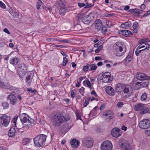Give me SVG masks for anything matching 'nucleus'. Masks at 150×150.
Returning <instances> with one entry per match:
<instances>
[{
	"instance_id": "obj_46",
	"label": "nucleus",
	"mask_w": 150,
	"mask_h": 150,
	"mask_svg": "<svg viewBox=\"0 0 150 150\" xmlns=\"http://www.w3.org/2000/svg\"><path fill=\"white\" fill-rule=\"evenodd\" d=\"M148 84L147 83H146V82L142 83V82H141V88L146 87L148 86Z\"/></svg>"
},
{
	"instance_id": "obj_39",
	"label": "nucleus",
	"mask_w": 150,
	"mask_h": 150,
	"mask_svg": "<svg viewBox=\"0 0 150 150\" xmlns=\"http://www.w3.org/2000/svg\"><path fill=\"white\" fill-rule=\"evenodd\" d=\"M147 98L146 94L145 93H143L141 96V99L142 100H145Z\"/></svg>"
},
{
	"instance_id": "obj_7",
	"label": "nucleus",
	"mask_w": 150,
	"mask_h": 150,
	"mask_svg": "<svg viewBox=\"0 0 150 150\" xmlns=\"http://www.w3.org/2000/svg\"><path fill=\"white\" fill-rule=\"evenodd\" d=\"M134 109L136 111H140V113L143 114L148 111V108L146 105L139 103L136 105L134 107Z\"/></svg>"
},
{
	"instance_id": "obj_16",
	"label": "nucleus",
	"mask_w": 150,
	"mask_h": 150,
	"mask_svg": "<svg viewBox=\"0 0 150 150\" xmlns=\"http://www.w3.org/2000/svg\"><path fill=\"white\" fill-rule=\"evenodd\" d=\"M121 134L120 129L117 128H113L111 131L112 136L115 137H118L120 136Z\"/></svg>"
},
{
	"instance_id": "obj_60",
	"label": "nucleus",
	"mask_w": 150,
	"mask_h": 150,
	"mask_svg": "<svg viewBox=\"0 0 150 150\" xmlns=\"http://www.w3.org/2000/svg\"><path fill=\"white\" fill-rule=\"evenodd\" d=\"M145 133L146 135L149 136L150 135V130H146L145 131Z\"/></svg>"
},
{
	"instance_id": "obj_32",
	"label": "nucleus",
	"mask_w": 150,
	"mask_h": 150,
	"mask_svg": "<svg viewBox=\"0 0 150 150\" xmlns=\"http://www.w3.org/2000/svg\"><path fill=\"white\" fill-rule=\"evenodd\" d=\"M2 105L4 109H6L8 108L9 107V104L8 103L6 102H3L2 103Z\"/></svg>"
},
{
	"instance_id": "obj_42",
	"label": "nucleus",
	"mask_w": 150,
	"mask_h": 150,
	"mask_svg": "<svg viewBox=\"0 0 150 150\" xmlns=\"http://www.w3.org/2000/svg\"><path fill=\"white\" fill-rule=\"evenodd\" d=\"M84 88L82 87L81 88H80L79 90V92L83 96L84 95Z\"/></svg>"
},
{
	"instance_id": "obj_37",
	"label": "nucleus",
	"mask_w": 150,
	"mask_h": 150,
	"mask_svg": "<svg viewBox=\"0 0 150 150\" xmlns=\"http://www.w3.org/2000/svg\"><path fill=\"white\" fill-rule=\"evenodd\" d=\"M42 2L41 0H38L36 6L37 9L38 10L40 9V7L42 4Z\"/></svg>"
},
{
	"instance_id": "obj_1",
	"label": "nucleus",
	"mask_w": 150,
	"mask_h": 150,
	"mask_svg": "<svg viewBox=\"0 0 150 150\" xmlns=\"http://www.w3.org/2000/svg\"><path fill=\"white\" fill-rule=\"evenodd\" d=\"M131 88L130 85L121 83L117 84L115 87L116 92L126 98H128L131 96L130 93H128L129 92V90Z\"/></svg>"
},
{
	"instance_id": "obj_19",
	"label": "nucleus",
	"mask_w": 150,
	"mask_h": 150,
	"mask_svg": "<svg viewBox=\"0 0 150 150\" xmlns=\"http://www.w3.org/2000/svg\"><path fill=\"white\" fill-rule=\"evenodd\" d=\"M0 87L6 89H9L11 88V86L9 84L4 83L0 78Z\"/></svg>"
},
{
	"instance_id": "obj_14",
	"label": "nucleus",
	"mask_w": 150,
	"mask_h": 150,
	"mask_svg": "<svg viewBox=\"0 0 150 150\" xmlns=\"http://www.w3.org/2000/svg\"><path fill=\"white\" fill-rule=\"evenodd\" d=\"M7 100L10 101V104L15 105L18 102L17 98L13 94H10L7 97Z\"/></svg>"
},
{
	"instance_id": "obj_9",
	"label": "nucleus",
	"mask_w": 150,
	"mask_h": 150,
	"mask_svg": "<svg viewBox=\"0 0 150 150\" xmlns=\"http://www.w3.org/2000/svg\"><path fill=\"white\" fill-rule=\"evenodd\" d=\"M93 141L90 137H85L82 140V144L83 146L87 148H89L92 146Z\"/></svg>"
},
{
	"instance_id": "obj_58",
	"label": "nucleus",
	"mask_w": 150,
	"mask_h": 150,
	"mask_svg": "<svg viewBox=\"0 0 150 150\" xmlns=\"http://www.w3.org/2000/svg\"><path fill=\"white\" fill-rule=\"evenodd\" d=\"M147 63L148 64H149V65H150V54L148 55V57H147Z\"/></svg>"
},
{
	"instance_id": "obj_2",
	"label": "nucleus",
	"mask_w": 150,
	"mask_h": 150,
	"mask_svg": "<svg viewBox=\"0 0 150 150\" xmlns=\"http://www.w3.org/2000/svg\"><path fill=\"white\" fill-rule=\"evenodd\" d=\"M69 117L67 115L57 114L53 116L52 118L53 124L55 127L58 126L63 122L69 120Z\"/></svg>"
},
{
	"instance_id": "obj_54",
	"label": "nucleus",
	"mask_w": 150,
	"mask_h": 150,
	"mask_svg": "<svg viewBox=\"0 0 150 150\" xmlns=\"http://www.w3.org/2000/svg\"><path fill=\"white\" fill-rule=\"evenodd\" d=\"M53 45V47H60V48H65V47H66V46H65L64 45Z\"/></svg>"
},
{
	"instance_id": "obj_45",
	"label": "nucleus",
	"mask_w": 150,
	"mask_h": 150,
	"mask_svg": "<svg viewBox=\"0 0 150 150\" xmlns=\"http://www.w3.org/2000/svg\"><path fill=\"white\" fill-rule=\"evenodd\" d=\"M86 83L88 86L91 88V84L90 83V82L88 79H86Z\"/></svg>"
},
{
	"instance_id": "obj_33",
	"label": "nucleus",
	"mask_w": 150,
	"mask_h": 150,
	"mask_svg": "<svg viewBox=\"0 0 150 150\" xmlns=\"http://www.w3.org/2000/svg\"><path fill=\"white\" fill-rule=\"evenodd\" d=\"M18 67L20 70H26V67L23 63H21L18 65Z\"/></svg>"
},
{
	"instance_id": "obj_21",
	"label": "nucleus",
	"mask_w": 150,
	"mask_h": 150,
	"mask_svg": "<svg viewBox=\"0 0 150 150\" xmlns=\"http://www.w3.org/2000/svg\"><path fill=\"white\" fill-rule=\"evenodd\" d=\"M147 44V45H146V47L144 49H141V50H139L140 49L141 47H139V46L138 47L137 49H136L135 51V53L136 55L137 56H139V53L142 51H143L147 49L148 50L150 48V46L148 44L146 43H145V45H146Z\"/></svg>"
},
{
	"instance_id": "obj_64",
	"label": "nucleus",
	"mask_w": 150,
	"mask_h": 150,
	"mask_svg": "<svg viewBox=\"0 0 150 150\" xmlns=\"http://www.w3.org/2000/svg\"><path fill=\"white\" fill-rule=\"evenodd\" d=\"M76 116L77 119H80V116L79 115V114L78 112H76Z\"/></svg>"
},
{
	"instance_id": "obj_59",
	"label": "nucleus",
	"mask_w": 150,
	"mask_h": 150,
	"mask_svg": "<svg viewBox=\"0 0 150 150\" xmlns=\"http://www.w3.org/2000/svg\"><path fill=\"white\" fill-rule=\"evenodd\" d=\"M75 95L73 90H72L71 91V96L72 98H73L75 96Z\"/></svg>"
},
{
	"instance_id": "obj_27",
	"label": "nucleus",
	"mask_w": 150,
	"mask_h": 150,
	"mask_svg": "<svg viewBox=\"0 0 150 150\" xmlns=\"http://www.w3.org/2000/svg\"><path fill=\"white\" fill-rule=\"evenodd\" d=\"M19 61L18 59L15 57L11 58L10 60V63L13 65H15L17 64Z\"/></svg>"
},
{
	"instance_id": "obj_49",
	"label": "nucleus",
	"mask_w": 150,
	"mask_h": 150,
	"mask_svg": "<svg viewBox=\"0 0 150 150\" xmlns=\"http://www.w3.org/2000/svg\"><path fill=\"white\" fill-rule=\"evenodd\" d=\"M101 30L103 34H105L107 30V28L105 27H102Z\"/></svg>"
},
{
	"instance_id": "obj_34",
	"label": "nucleus",
	"mask_w": 150,
	"mask_h": 150,
	"mask_svg": "<svg viewBox=\"0 0 150 150\" xmlns=\"http://www.w3.org/2000/svg\"><path fill=\"white\" fill-rule=\"evenodd\" d=\"M134 86H135V88L136 89H138L141 88V82H137L134 83Z\"/></svg>"
},
{
	"instance_id": "obj_61",
	"label": "nucleus",
	"mask_w": 150,
	"mask_h": 150,
	"mask_svg": "<svg viewBox=\"0 0 150 150\" xmlns=\"http://www.w3.org/2000/svg\"><path fill=\"white\" fill-rule=\"evenodd\" d=\"M13 16L14 17L18 18L19 16V14L18 13H14L13 14Z\"/></svg>"
},
{
	"instance_id": "obj_50",
	"label": "nucleus",
	"mask_w": 150,
	"mask_h": 150,
	"mask_svg": "<svg viewBox=\"0 0 150 150\" xmlns=\"http://www.w3.org/2000/svg\"><path fill=\"white\" fill-rule=\"evenodd\" d=\"M147 41V39H143L142 40H140L139 41V44H141L142 43H144L145 42H146Z\"/></svg>"
},
{
	"instance_id": "obj_20",
	"label": "nucleus",
	"mask_w": 150,
	"mask_h": 150,
	"mask_svg": "<svg viewBox=\"0 0 150 150\" xmlns=\"http://www.w3.org/2000/svg\"><path fill=\"white\" fill-rule=\"evenodd\" d=\"M118 33L122 34L125 37H129L132 34V33L130 31L127 30H120L118 31Z\"/></svg>"
},
{
	"instance_id": "obj_48",
	"label": "nucleus",
	"mask_w": 150,
	"mask_h": 150,
	"mask_svg": "<svg viewBox=\"0 0 150 150\" xmlns=\"http://www.w3.org/2000/svg\"><path fill=\"white\" fill-rule=\"evenodd\" d=\"M123 105L124 103L122 102H119L117 103V106L119 108H121Z\"/></svg>"
},
{
	"instance_id": "obj_18",
	"label": "nucleus",
	"mask_w": 150,
	"mask_h": 150,
	"mask_svg": "<svg viewBox=\"0 0 150 150\" xmlns=\"http://www.w3.org/2000/svg\"><path fill=\"white\" fill-rule=\"evenodd\" d=\"M106 93L109 95L111 96H114L115 92L113 88L110 86L107 87L105 88Z\"/></svg>"
},
{
	"instance_id": "obj_47",
	"label": "nucleus",
	"mask_w": 150,
	"mask_h": 150,
	"mask_svg": "<svg viewBox=\"0 0 150 150\" xmlns=\"http://www.w3.org/2000/svg\"><path fill=\"white\" fill-rule=\"evenodd\" d=\"M68 62V59L66 57L63 58V65L65 66L67 64Z\"/></svg>"
},
{
	"instance_id": "obj_4",
	"label": "nucleus",
	"mask_w": 150,
	"mask_h": 150,
	"mask_svg": "<svg viewBox=\"0 0 150 150\" xmlns=\"http://www.w3.org/2000/svg\"><path fill=\"white\" fill-rule=\"evenodd\" d=\"M118 42L116 43V46L115 47V50H114V52L116 56L120 57L124 54L125 52L126 48L124 45L121 47L118 46Z\"/></svg>"
},
{
	"instance_id": "obj_57",
	"label": "nucleus",
	"mask_w": 150,
	"mask_h": 150,
	"mask_svg": "<svg viewBox=\"0 0 150 150\" xmlns=\"http://www.w3.org/2000/svg\"><path fill=\"white\" fill-rule=\"evenodd\" d=\"M78 5L79 7L80 8H81L85 6V4L83 3H78Z\"/></svg>"
},
{
	"instance_id": "obj_35",
	"label": "nucleus",
	"mask_w": 150,
	"mask_h": 150,
	"mask_svg": "<svg viewBox=\"0 0 150 150\" xmlns=\"http://www.w3.org/2000/svg\"><path fill=\"white\" fill-rule=\"evenodd\" d=\"M132 59L131 55H128L126 58L125 59V62L126 63H129L131 61Z\"/></svg>"
},
{
	"instance_id": "obj_13",
	"label": "nucleus",
	"mask_w": 150,
	"mask_h": 150,
	"mask_svg": "<svg viewBox=\"0 0 150 150\" xmlns=\"http://www.w3.org/2000/svg\"><path fill=\"white\" fill-rule=\"evenodd\" d=\"M83 13H82L79 15L77 17L79 20L81 19L83 22L85 24L88 25L90 23V20L89 19V16H84Z\"/></svg>"
},
{
	"instance_id": "obj_12",
	"label": "nucleus",
	"mask_w": 150,
	"mask_h": 150,
	"mask_svg": "<svg viewBox=\"0 0 150 150\" xmlns=\"http://www.w3.org/2000/svg\"><path fill=\"white\" fill-rule=\"evenodd\" d=\"M113 114L112 111L107 110L104 112L103 115L105 117L106 120L107 122H109L111 119L113 118Z\"/></svg>"
},
{
	"instance_id": "obj_63",
	"label": "nucleus",
	"mask_w": 150,
	"mask_h": 150,
	"mask_svg": "<svg viewBox=\"0 0 150 150\" xmlns=\"http://www.w3.org/2000/svg\"><path fill=\"white\" fill-rule=\"evenodd\" d=\"M145 7V5L144 4H142L140 7V8L142 9H144Z\"/></svg>"
},
{
	"instance_id": "obj_24",
	"label": "nucleus",
	"mask_w": 150,
	"mask_h": 150,
	"mask_svg": "<svg viewBox=\"0 0 150 150\" xmlns=\"http://www.w3.org/2000/svg\"><path fill=\"white\" fill-rule=\"evenodd\" d=\"M95 28L98 30H101L102 27V24L101 20L100 19H97L95 21Z\"/></svg>"
},
{
	"instance_id": "obj_3",
	"label": "nucleus",
	"mask_w": 150,
	"mask_h": 150,
	"mask_svg": "<svg viewBox=\"0 0 150 150\" xmlns=\"http://www.w3.org/2000/svg\"><path fill=\"white\" fill-rule=\"evenodd\" d=\"M47 136L43 134H40L34 139V143L36 146L40 147L45 145Z\"/></svg>"
},
{
	"instance_id": "obj_62",
	"label": "nucleus",
	"mask_w": 150,
	"mask_h": 150,
	"mask_svg": "<svg viewBox=\"0 0 150 150\" xmlns=\"http://www.w3.org/2000/svg\"><path fill=\"white\" fill-rule=\"evenodd\" d=\"M4 31L6 33H7L8 34H10V32L8 31V30L6 28H5L4 29Z\"/></svg>"
},
{
	"instance_id": "obj_28",
	"label": "nucleus",
	"mask_w": 150,
	"mask_h": 150,
	"mask_svg": "<svg viewBox=\"0 0 150 150\" xmlns=\"http://www.w3.org/2000/svg\"><path fill=\"white\" fill-rule=\"evenodd\" d=\"M16 133V130L15 128L11 127L9 130L8 135L9 137H12L14 136Z\"/></svg>"
},
{
	"instance_id": "obj_25",
	"label": "nucleus",
	"mask_w": 150,
	"mask_h": 150,
	"mask_svg": "<svg viewBox=\"0 0 150 150\" xmlns=\"http://www.w3.org/2000/svg\"><path fill=\"white\" fill-rule=\"evenodd\" d=\"M132 23L128 21L125 23H122L121 27L124 29H128L130 28L132 25Z\"/></svg>"
},
{
	"instance_id": "obj_22",
	"label": "nucleus",
	"mask_w": 150,
	"mask_h": 150,
	"mask_svg": "<svg viewBox=\"0 0 150 150\" xmlns=\"http://www.w3.org/2000/svg\"><path fill=\"white\" fill-rule=\"evenodd\" d=\"M33 119H30V120L28 121H27L25 123H23V127H25L28 129L32 126L34 125V123L33 122Z\"/></svg>"
},
{
	"instance_id": "obj_26",
	"label": "nucleus",
	"mask_w": 150,
	"mask_h": 150,
	"mask_svg": "<svg viewBox=\"0 0 150 150\" xmlns=\"http://www.w3.org/2000/svg\"><path fill=\"white\" fill-rule=\"evenodd\" d=\"M57 3L61 8H64L66 4L65 0H59L57 2Z\"/></svg>"
},
{
	"instance_id": "obj_15",
	"label": "nucleus",
	"mask_w": 150,
	"mask_h": 150,
	"mask_svg": "<svg viewBox=\"0 0 150 150\" xmlns=\"http://www.w3.org/2000/svg\"><path fill=\"white\" fill-rule=\"evenodd\" d=\"M19 117L22 125L23 123H25L27 121L31 119L28 116L26 115L25 113H23L20 114Z\"/></svg>"
},
{
	"instance_id": "obj_36",
	"label": "nucleus",
	"mask_w": 150,
	"mask_h": 150,
	"mask_svg": "<svg viewBox=\"0 0 150 150\" xmlns=\"http://www.w3.org/2000/svg\"><path fill=\"white\" fill-rule=\"evenodd\" d=\"M66 12V10L64 8H61V9L59 10V14L62 16L64 15Z\"/></svg>"
},
{
	"instance_id": "obj_29",
	"label": "nucleus",
	"mask_w": 150,
	"mask_h": 150,
	"mask_svg": "<svg viewBox=\"0 0 150 150\" xmlns=\"http://www.w3.org/2000/svg\"><path fill=\"white\" fill-rule=\"evenodd\" d=\"M33 76H32V74H30L28 75L26 79V81L28 85L30 86V85Z\"/></svg>"
},
{
	"instance_id": "obj_23",
	"label": "nucleus",
	"mask_w": 150,
	"mask_h": 150,
	"mask_svg": "<svg viewBox=\"0 0 150 150\" xmlns=\"http://www.w3.org/2000/svg\"><path fill=\"white\" fill-rule=\"evenodd\" d=\"M70 143L72 147L77 148L79 144V142L75 139H74L70 141Z\"/></svg>"
},
{
	"instance_id": "obj_5",
	"label": "nucleus",
	"mask_w": 150,
	"mask_h": 150,
	"mask_svg": "<svg viewBox=\"0 0 150 150\" xmlns=\"http://www.w3.org/2000/svg\"><path fill=\"white\" fill-rule=\"evenodd\" d=\"M11 118L9 115H3L0 117V124L2 127H6L9 124Z\"/></svg>"
},
{
	"instance_id": "obj_6",
	"label": "nucleus",
	"mask_w": 150,
	"mask_h": 150,
	"mask_svg": "<svg viewBox=\"0 0 150 150\" xmlns=\"http://www.w3.org/2000/svg\"><path fill=\"white\" fill-rule=\"evenodd\" d=\"M100 80H102L103 82L105 83H108L111 82L113 79V78L111 76V74L110 72H105L103 73L100 76Z\"/></svg>"
},
{
	"instance_id": "obj_10",
	"label": "nucleus",
	"mask_w": 150,
	"mask_h": 150,
	"mask_svg": "<svg viewBox=\"0 0 150 150\" xmlns=\"http://www.w3.org/2000/svg\"><path fill=\"white\" fill-rule=\"evenodd\" d=\"M140 128L146 129L150 127V124L149 120L147 119H144L141 120L139 123Z\"/></svg>"
},
{
	"instance_id": "obj_51",
	"label": "nucleus",
	"mask_w": 150,
	"mask_h": 150,
	"mask_svg": "<svg viewBox=\"0 0 150 150\" xmlns=\"http://www.w3.org/2000/svg\"><path fill=\"white\" fill-rule=\"evenodd\" d=\"M18 117V116L17 115H16L13 118L12 121L14 123H15V125H16V120Z\"/></svg>"
},
{
	"instance_id": "obj_41",
	"label": "nucleus",
	"mask_w": 150,
	"mask_h": 150,
	"mask_svg": "<svg viewBox=\"0 0 150 150\" xmlns=\"http://www.w3.org/2000/svg\"><path fill=\"white\" fill-rule=\"evenodd\" d=\"M90 65L88 64H87L86 66H84L83 69V71L85 72L88 71L89 69V67Z\"/></svg>"
},
{
	"instance_id": "obj_17",
	"label": "nucleus",
	"mask_w": 150,
	"mask_h": 150,
	"mask_svg": "<svg viewBox=\"0 0 150 150\" xmlns=\"http://www.w3.org/2000/svg\"><path fill=\"white\" fill-rule=\"evenodd\" d=\"M137 79L139 80H143L150 79V76H148L143 73H140L137 75Z\"/></svg>"
},
{
	"instance_id": "obj_8",
	"label": "nucleus",
	"mask_w": 150,
	"mask_h": 150,
	"mask_svg": "<svg viewBox=\"0 0 150 150\" xmlns=\"http://www.w3.org/2000/svg\"><path fill=\"white\" fill-rule=\"evenodd\" d=\"M112 144L109 141L106 140L103 142L100 146L102 150H112Z\"/></svg>"
},
{
	"instance_id": "obj_11",
	"label": "nucleus",
	"mask_w": 150,
	"mask_h": 150,
	"mask_svg": "<svg viewBox=\"0 0 150 150\" xmlns=\"http://www.w3.org/2000/svg\"><path fill=\"white\" fill-rule=\"evenodd\" d=\"M120 147L123 150H132V148L130 144L126 142H122L121 140L119 141Z\"/></svg>"
},
{
	"instance_id": "obj_52",
	"label": "nucleus",
	"mask_w": 150,
	"mask_h": 150,
	"mask_svg": "<svg viewBox=\"0 0 150 150\" xmlns=\"http://www.w3.org/2000/svg\"><path fill=\"white\" fill-rule=\"evenodd\" d=\"M133 11L134 13L136 14H138V13L139 12V9L135 8L134 9H132V10H130L129 11Z\"/></svg>"
},
{
	"instance_id": "obj_55",
	"label": "nucleus",
	"mask_w": 150,
	"mask_h": 150,
	"mask_svg": "<svg viewBox=\"0 0 150 150\" xmlns=\"http://www.w3.org/2000/svg\"><path fill=\"white\" fill-rule=\"evenodd\" d=\"M0 6L2 8L5 9L6 8V6L5 4L2 3L1 1H0Z\"/></svg>"
},
{
	"instance_id": "obj_40",
	"label": "nucleus",
	"mask_w": 150,
	"mask_h": 150,
	"mask_svg": "<svg viewBox=\"0 0 150 150\" xmlns=\"http://www.w3.org/2000/svg\"><path fill=\"white\" fill-rule=\"evenodd\" d=\"M103 47L102 45H100L95 50V52L96 53H98L102 49Z\"/></svg>"
},
{
	"instance_id": "obj_38",
	"label": "nucleus",
	"mask_w": 150,
	"mask_h": 150,
	"mask_svg": "<svg viewBox=\"0 0 150 150\" xmlns=\"http://www.w3.org/2000/svg\"><path fill=\"white\" fill-rule=\"evenodd\" d=\"M58 41L63 43H70L71 42V41L68 39L59 40H58Z\"/></svg>"
},
{
	"instance_id": "obj_30",
	"label": "nucleus",
	"mask_w": 150,
	"mask_h": 150,
	"mask_svg": "<svg viewBox=\"0 0 150 150\" xmlns=\"http://www.w3.org/2000/svg\"><path fill=\"white\" fill-rule=\"evenodd\" d=\"M69 127V126L67 123L64 124L61 128L62 132H67L68 129Z\"/></svg>"
},
{
	"instance_id": "obj_43",
	"label": "nucleus",
	"mask_w": 150,
	"mask_h": 150,
	"mask_svg": "<svg viewBox=\"0 0 150 150\" xmlns=\"http://www.w3.org/2000/svg\"><path fill=\"white\" fill-rule=\"evenodd\" d=\"M138 23L136 22H135L134 23L132 27L133 28H135V29H138Z\"/></svg>"
},
{
	"instance_id": "obj_44",
	"label": "nucleus",
	"mask_w": 150,
	"mask_h": 150,
	"mask_svg": "<svg viewBox=\"0 0 150 150\" xmlns=\"http://www.w3.org/2000/svg\"><path fill=\"white\" fill-rule=\"evenodd\" d=\"M97 66L96 65L92 64L91 65V70H96L97 68Z\"/></svg>"
},
{
	"instance_id": "obj_56",
	"label": "nucleus",
	"mask_w": 150,
	"mask_h": 150,
	"mask_svg": "<svg viewBox=\"0 0 150 150\" xmlns=\"http://www.w3.org/2000/svg\"><path fill=\"white\" fill-rule=\"evenodd\" d=\"M105 105L104 104H103L102 105L100 108V110H102L104 109L105 108Z\"/></svg>"
},
{
	"instance_id": "obj_53",
	"label": "nucleus",
	"mask_w": 150,
	"mask_h": 150,
	"mask_svg": "<svg viewBox=\"0 0 150 150\" xmlns=\"http://www.w3.org/2000/svg\"><path fill=\"white\" fill-rule=\"evenodd\" d=\"M89 101L88 98L86 99L85 102L83 104V106L84 107H86L89 104Z\"/></svg>"
},
{
	"instance_id": "obj_31",
	"label": "nucleus",
	"mask_w": 150,
	"mask_h": 150,
	"mask_svg": "<svg viewBox=\"0 0 150 150\" xmlns=\"http://www.w3.org/2000/svg\"><path fill=\"white\" fill-rule=\"evenodd\" d=\"M26 70H20L18 73L19 75L21 78H23L26 74Z\"/></svg>"
}]
</instances>
